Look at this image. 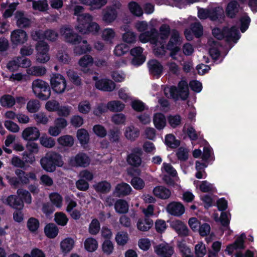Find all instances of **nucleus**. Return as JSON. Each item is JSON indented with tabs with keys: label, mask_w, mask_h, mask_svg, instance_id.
<instances>
[{
	"label": "nucleus",
	"mask_w": 257,
	"mask_h": 257,
	"mask_svg": "<svg viewBox=\"0 0 257 257\" xmlns=\"http://www.w3.org/2000/svg\"><path fill=\"white\" fill-rule=\"evenodd\" d=\"M60 33L65 41L75 45L74 51L76 55H80L90 51L91 47L87 41L82 40L80 36L74 33L71 27L64 26L60 29Z\"/></svg>",
	"instance_id": "nucleus-1"
},
{
	"label": "nucleus",
	"mask_w": 257,
	"mask_h": 257,
	"mask_svg": "<svg viewBox=\"0 0 257 257\" xmlns=\"http://www.w3.org/2000/svg\"><path fill=\"white\" fill-rule=\"evenodd\" d=\"M93 17L89 14H83L77 18L76 30L83 34H97L100 30L99 25L93 21Z\"/></svg>",
	"instance_id": "nucleus-2"
},
{
	"label": "nucleus",
	"mask_w": 257,
	"mask_h": 257,
	"mask_svg": "<svg viewBox=\"0 0 257 257\" xmlns=\"http://www.w3.org/2000/svg\"><path fill=\"white\" fill-rule=\"evenodd\" d=\"M164 92L168 98L175 99L181 98L185 100L189 94L188 83L186 81L181 80L179 83L177 88L175 86L166 87L164 88Z\"/></svg>",
	"instance_id": "nucleus-3"
},
{
	"label": "nucleus",
	"mask_w": 257,
	"mask_h": 257,
	"mask_svg": "<svg viewBox=\"0 0 257 257\" xmlns=\"http://www.w3.org/2000/svg\"><path fill=\"white\" fill-rule=\"evenodd\" d=\"M212 34L218 40L224 38L227 42H233L234 43H236L240 37L238 29L235 27H232L230 29L227 28H224L222 30L218 28H214L212 30Z\"/></svg>",
	"instance_id": "nucleus-4"
},
{
	"label": "nucleus",
	"mask_w": 257,
	"mask_h": 257,
	"mask_svg": "<svg viewBox=\"0 0 257 257\" xmlns=\"http://www.w3.org/2000/svg\"><path fill=\"white\" fill-rule=\"evenodd\" d=\"M42 167L47 172H52L55 170L56 167H61L63 165L61 156L56 153L50 152L41 159Z\"/></svg>",
	"instance_id": "nucleus-5"
},
{
	"label": "nucleus",
	"mask_w": 257,
	"mask_h": 257,
	"mask_svg": "<svg viewBox=\"0 0 257 257\" xmlns=\"http://www.w3.org/2000/svg\"><path fill=\"white\" fill-rule=\"evenodd\" d=\"M157 35V31L155 29H152L150 32H146L142 33L139 36L140 41L144 43L149 41L154 45V53L157 56H161L165 54V50L163 47L162 42H159L160 47H158V40L155 37Z\"/></svg>",
	"instance_id": "nucleus-6"
},
{
	"label": "nucleus",
	"mask_w": 257,
	"mask_h": 257,
	"mask_svg": "<svg viewBox=\"0 0 257 257\" xmlns=\"http://www.w3.org/2000/svg\"><path fill=\"white\" fill-rule=\"evenodd\" d=\"M32 90L35 95L42 100L48 99L51 95V90L48 83L39 79L32 82Z\"/></svg>",
	"instance_id": "nucleus-7"
},
{
	"label": "nucleus",
	"mask_w": 257,
	"mask_h": 257,
	"mask_svg": "<svg viewBox=\"0 0 257 257\" xmlns=\"http://www.w3.org/2000/svg\"><path fill=\"white\" fill-rule=\"evenodd\" d=\"M50 85L54 91L57 93H61L66 89V80L65 77L60 74H53L50 78Z\"/></svg>",
	"instance_id": "nucleus-8"
},
{
	"label": "nucleus",
	"mask_w": 257,
	"mask_h": 257,
	"mask_svg": "<svg viewBox=\"0 0 257 257\" xmlns=\"http://www.w3.org/2000/svg\"><path fill=\"white\" fill-rule=\"evenodd\" d=\"M37 51L36 60L40 63H46L50 59L48 44L43 41L39 42L36 46Z\"/></svg>",
	"instance_id": "nucleus-9"
},
{
	"label": "nucleus",
	"mask_w": 257,
	"mask_h": 257,
	"mask_svg": "<svg viewBox=\"0 0 257 257\" xmlns=\"http://www.w3.org/2000/svg\"><path fill=\"white\" fill-rule=\"evenodd\" d=\"M58 36V33L53 30H47L45 32L41 30H39L33 32L32 37L33 40L35 41H40L46 39L49 41H55Z\"/></svg>",
	"instance_id": "nucleus-10"
},
{
	"label": "nucleus",
	"mask_w": 257,
	"mask_h": 257,
	"mask_svg": "<svg viewBox=\"0 0 257 257\" xmlns=\"http://www.w3.org/2000/svg\"><path fill=\"white\" fill-rule=\"evenodd\" d=\"M223 10L220 8H216L211 10L204 9H198V17L200 19L209 18L211 20H216L223 14Z\"/></svg>",
	"instance_id": "nucleus-11"
},
{
	"label": "nucleus",
	"mask_w": 257,
	"mask_h": 257,
	"mask_svg": "<svg viewBox=\"0 0 257 257\" xmlns=\"http://www.w3.org/2000/svg\"><path fill=\"white\" fill-rule=\"evenodd\" d=\"M179 42L180 37L178 32L176 31H172L171 38L167 45V48L171 51L170 55L173 59H176L175 55L180 50L178 46Z\"/></svg>",
	"instance_id": "nucleus-12"
},
{
	"label": "nucleus",
	"mask_w": 257,
	"mask_h": 257,
	"mask_svg": "<svg viewBox=\"0 0 257 257\" xmlns=\"http://www.w3.org/2000/svg\"><path fill=\"white\" fill-rule=\"evenodd\" d=\"M40 132L36 126H29L25 128L22 132V138L27 141H35L39 139Z\"/></svg>",
	"instance_id": "nucleus-13"
},
{
	"label": "nucleus",
	"mask_w": 257,
	"mask_h": 257,
	"mask_svg": "<svg viewBox=\"0 0 257 257\" xmlns=\"http://www.w3.org/2000/svg\"><path fill=\"white\" fill-rule=\"evenodd\" d=\"M90 162L89 157L84 153H78L75 157H71L69 163L72 166L85 167L88 166Z\"/></svg>",
	"instance_id": "nucleus-14"
},
{
	"label": "nucleus",
	"mask_w": 257,
	"mask_h": 257,
	"mask_svg": "<svg viewBox=\"0 0 257 257\" xmlns=\"http://www.w3.org/2000/svg\"><path fill=\"white\" fill-rule=\"evenodd\" d=\"M28 40L26 32L21 29L13 31L11 34V40L15 45H21L25 43Z\"/></svg>",
	"instance_id": "nucleus-15"
},
{
	"label": "nucleus",
	"mask_w": 257,
	"mask_h": 257,
	"mask_svg": "<svg viewBox=\"0 0 257 257\" xmlns=\"http://www.w3.org/2000/svg\"><path fill=\"white\" fill-rule=\"evenodd\" d=\"M155 253L162 257L171 256L174 253L173 247L166 242H163L154 247Z\"/></svg>",
	"instance_id": "nucleus-16"
},
{
	"label": "nucleus",
	"mask_w": 257,
	"mask_h": 257,
	"mask_svg": "<svg viewBox=\"0 0 257 257\" xmlns=\"http://www.w3.org/2000/svg\"><path fill=\"white\" fill-rule=\"evenodd\" d=\"M150 73L153 76L158 78L163 73V66L156 60H151L148 63Z\"/></svg>",
	"instance_id": "nucleus-17"
},
{
	"label": "nucleus",
	"mask_w": 257,
	"mask_h": 257,
	"mask_svg": "<svg viewBox=\"0 0 257 257\" xmlns=\"http://www.w3.org/2000/svg\"><path fill=\"white\" fill-rule=\"evenodd\" d=\"M93 79L96 81V87L102 91H111L113 90L115 87V84L111 80L106 79H97L96 76H93Z\"/></svg>",
	"instance_id": "nucleus-18"
},
{
	"label": "nucleus",
	"mask_w": 257,
	"mask_h": 257,
	"mask_svg": "<svg viewBox=\"0 0 257 257\" xmlns=\"http://www.w3.org/2000/svg\"><path fill=\"white\" fill-rule=\"evenodd\" d=\"M143 50L140 47L133 48L130 51V53L134 58L131 61L133 65H140L145 61V57L143 55Z\"/></svg>",
	"instance_id": "nucleus-19"
},
{
	"label": "nucleus",
	"mask_w": 257,
	"mask_h": 257,
	"mask_svg": "<svg viewBox=\"0 0 257 257\" xmlns=\"http://www.w3.org/2000/svg\"><path fill=\"white\" fill-rule=\"evenodd\" d=\"M15 174L18 178L21 184H28L30 180H36L37 179L36 174L33 172L26 173L23 170L17 169Z\"/></svg>",
	"instance_id": "nucleus-20"
},
{
	"label": "nucleus",
	"mask_w": 257,
	"mask_h": 257,
	"mask_svg": "<svg viewBox=\"0 0 257 257\" xmlns=\"http://www.w3.org/2000/svg\"><path fill=\"white\" fill-rule=\"evenodd\" d=\"M132 191L131 187L126 183L118 184L113 191V195L117 197H122L128 195Z\"/></svg>",
	"instance_id": "nucleus-21"
},
{
	"label": "nucleus",
	"mask_w": 257,
	"mask_h": 257,
	"mask_svg": "<svg viewBox=\"0 0 257 257\" xmlns=\"http://www.w3.org/2000/svg\"><path fill=\"white\" fill-rule=\"evenodd\" d=\"M159 34L157 33V35L155 36L156 40H158V47L160 48L159 42H162L163 47L165 50V40L168 38L170 32V29L169 25L167 24L162 25L159 29Z\"/></svg>",
	"instance_id": "nucleus-22"
},
{
	"label": "nucleus",
	"mask_w": 257,
	"mask_h": 257,
	"mask_svg": "<svg viewBox=\"0 0 257 257\" xmlns=\"http://www.w3.org/2000/svg\"><path fill=\"white\" fill-rule=\"evenodd\" d=\"M167 210L171 215L180 216L184 213L185 209L181 203L174 202L167 206Z\"/></svg>",
	"instance_id": "nucleus-23"
},
{
	"label": "nucleus",
	"mask_w": 257,
	"mask_h": 257,
	"mask_svg": "<svg viewBox=\"0 0 257 257\" xmlns=\"http://www.w3.org/2000/svg\"><path fill=\"white\" fill-rule=\"evenodd\" d=\"M245 238V235L244 233L241 234V235L237 238L234 243L228 245L225 251L227 252L228 254H231L234 250L237 248H244V240Z\"/></svg>",
	"instance_id": "nucleus-24"
},
{
	"label": "nucleus",
	"mask_w": 257,
	"mask_h": 257,
	"mask_svg": "<svg viewBox=\"0 0 257 257\" xmlns=\"http://www.w3.org/2000/svg\"><path fill=\"white\" fill-rule=\"evenodd\" d=\"M154 222L152 219L149 218H140L136 223L137 229L142 232H146L150 230L153 226Z\"/></svg>",
	"instance_id": "nucleus-25"
},
{
	"label": "nucleus",
	"mask_w": 257,
	"mask_h": 257,
	"mask_svg": "<svg viewBox=\"0 0 257 257\" xmlns=\"http://www.w3.org/2000/svg\"><path fill=\"white\" fill-rule=\"evenodd\" d=\"M141 155L142 151L140 149H135L134 152L127 157V161L128 164L135 167L140 166L142 163Z\"/></svg>",
	"instance_id": "nucleus-26"
},
{
	"label": "nucleus",
	"mask_w": 257,
	"mask_h": 257,
	"mask_svg": "<svg viewBox=\"0 0 257 257\" xmlns=\"http://www.w3.org/2000/svg\"><path fill=\"white\" fill-rule=\"evenodd\" d=\"M4 203L15 209H22L24 206L23 201L15 195H10L3 200Z\"/></svg>",
	"instance_id": "nucleus-27"
},
{
	"label": "nucleus",
	"mask_w": 257,
	"mask_h": 257,
	"mask_svg": "<svg viewBox=\"0 0 257 257\" xmlns=\"http://www.w3.org/2000/svg\"><path fill=\"white\" fill-rule=\"evenodd\" d=\"M154 195L161 199H167L169 198L171 194L170 190L163 186H158L153 189Z\"/></svg>",
	"instance_id": "nucleus-28"
},
{
	"label": "nucleus",
	"mask_w": 257,
	"mask_h": 257,
	"mask_svg": "<svg viewBox=\"0 0 257 257\" xmlns=\"http://www.w3.org/2000/svg\"><path fill=\"white\" fill-rule=\"evenodd\" d=\"M124 135L128 140L134 141L139 137L140 131L133 125H131L125 128Z\"/></svg>",
	"instance_id": "nucleus-29"
},
{
	"label": "nucleus",
	"mask_w": 257,
	"mask_h": 257,
	"mask_svg": "<svg viewBox=\"0 0 257 257\" xmlns=\"http://www.w3.org/2000/svg\"><path fill=\"white\" fill-rule=\"evenodd\" d=\"M80 2L90 6L91 10H94L101 9L107 4V0H80Z\"/></svg>",
	"instance_id": "nucleus-30"
},
{
	"label": "nucleus",
	"mask_w": 257,
	"mask_h": 257,
	"mask_svg": "<svg viewBox=\"0 0 257 257\" xmlns=\"http://www.w3.org/2000/svg\"><path fill=\"white\" fill-rule=\"evenodd\" d=\"M15 104V98L10 94H4L0 97V104L4 107L12 108Z\"/></svg>",
	"instance_id": "nucleus-31"
},
{
	"label": "nucleus",
	"mask_w": 257,
	"mask_h": 257,
	"mask_svg": "<svg viewBox=\"0 0 257 257\" xmlns=\"http://www.w3.org/2000/svg\"><path fill=\"white\" fill-rule=\"evenodd\" d=\"M47 69L45 67L42 66H32L27 70V73L31 76L40 77L45 75Z\"/></svg>",
	"instance_id": "nucleus-32"
},
{
	"label": "nucleus",
	"mask_w": 257,
	"mask_h": 257,
	"mask_svg": "<svg viewBox=\"0 0 257 257\" xmlns=\"http://www.w3.org/2000/svg\"><path fill=\"white\" fill-rule=\"evenodd\" d=\"M153 123L157 129H163L166 124L165 115L161 113H155L153 117Z\"/></svg>",
	"instance_id": "nucleus-33"
},
{
	"label": "nucleus",
	"mask_w": 257,
	"mask_h": 257,
	"mask_svg": "<svg viewBox=\"0 0 257 257\" xmlns=\"http://www.w3.org/2000/svg\"><path fill=\"white\" fill-rule=\"evenodd\" d=\"M76 137L80 144L83 147L89 143V135L85 129L80 128L77 130Z\"/></svg>",
	"instance_id": "nucleus-34"
},
{
	"label": "nucleus",
	"mask_w": 257,
	"mask_h": 257,
	"mask_svg": "<svg viewBox=\"0 0 257 257\" xmlns=\"http://www.w3.org/2000/svg\"><path fill=\"white\" fill-rule=\"evenodd\" d=\"M78 63L81 70L84 72H87L89 67L93 63V59L90 55H85L79 60Z\"/></svg>",
	"instance_id": "nucleus-35"
},
{
	"label": "nucleus",
	"mask_w": 257,
	"mask_h": 257,
	"mask_svg": "<svg viewBox=\"0 0 257 257\" xmlns=\"http://www.w3.org/2000/svg\"><path fill=\"white\" fill-rule=\"evenodd\" d=\"M239 7V6L236 1H230L226 8V15L230 18L234 17L238 12Z\"/></svg>",
	"instance_id": "nucleus-36"
},
{
	"label": "nucleus",
	"mask_w": 257,
	"mask_h": 257,
	"mask_svg": "<svg viewBox=\"0 0 257 257\" xmlns=\"http://www.w3.org/2000/svg\"><path fill=\"white\" fill-rule=\"evenodd\" d=\"M49 197L53 206L58 208H61L62 207L63 198L60 194L57 192H53L49 194Z\"/></svg>",
	"instance_id": "nucleus-37"
},
{
	"label": "nucleus",
	"mask_w": 257,
	"mask_h": 257,
	"mask_svg": "<svg viewBox=\"0 0 257 257\" xmlns=\"http://www.w3.org/2000/svg\"><path fill=\"white\" fill-rule=\"evenodd\" d=\"M116 36V33L112 28H105L102 32L101 34L102 39L105 42L112 44L113 40Z\"/></svg>",
	"instance_id": "nucleus-38"
},
{
	"label": "nucleus",
	"mask_w": 257,
	"mask_h": 257,
	"mask_svg": "<svg viewBox=\"0 0 257 257\" xmlns=\"http://www.w3.org/2000/svg\"><path fill=\"white\" fill-rule=\"evenodd\" d=\"M129 208L128 203L124 200L118 199L114 204L115 211L119 214H123L127 212Z\"/></svg>",
	"instance_id": "nucleus-39"
},
{
	"label": "nucleus",
	"mask_w": 257,
	"mask_h": 257,
	"mask_svg": "<svg viewBox=\"0 0 257 257\" xmlns=\"http://www.w3.org/2000/svg\"><path fill=\"white\" fill-rule=\"evenodd\" d=\"M172 227L180 235H186L188 234L187 226L181 221L175 220L172 222Z\"/></svg>",
	"instance_id": "nucleus-40"
},
{
	"label": "nucleus",
	"mask_w": 257,
	"mask_h": 257,
	"mask_svg": "<svg viewBox=\"0 0 257 257\" xmlns=\"http://www.w3.org/2000/svg\"><path fill=\"white\" fill-rule=\"evenodd\" d=\"M74 240L70 237L63 239L60 243L62 251L64 253L70 252L74 246Z\"/></svg>",
	"instance_id": "nucleus-41"
},
{
	"label": "nucleus",
	"mask_w": 257,
	"mask_h": 257,
	"mask_svg": "<svg viewBox=\"0 0 257 257\" xmlns=\"http://www.w3.org/2000/svg\"><path fill=\"white\" fill-rule=\"evenodd\" d=\"M17 24L18 27L25 28L30 25V20L26 17L24 14L21 12H17L16 14Z\"/></svg>",
	"instance_id": "nucleus-42"
},
{
	"label": "nucleus",
	"mask_w": 257,
	"mask_h": 257,
	"mask_svg": "<svg viewBox=\"0 0 257 257\" xmlns=\"http://www.w3.org/2000/svg\"><path fill=\"white\" fill-rule=\"evenodd\" d=\"M44 232L48 237L53 238L58 235L59 230L55 224L49 223L46 225L44 228Z\"/></svg>",
	"instance_id": "nucleus-43"
},
{
	"label": "nucleus",
	"mask_w": 257,
	"mask_h": 257,
	"mask_svg": "<svg viewBox=\"0 0 257 257\" xmlns=\"http://www.w3.org/2000/svg\"><path fill=\"white\" fill-rule=\"evenodd\" d=\"M107 103L109 110L112 112H120L125 107L124 104L119 100H112Z\"/></svg>",
	"instance_id": "nucleus-44"
},
{
	"label": "nucleus",
	"mask_w": 257,
	"mask_h": 257,
	"mask_svg": "<svg viewBox=\"0 0 257 257\" xmlns=\"http://www.w3.org/2000/svg\"><path fill=\"white\" fill-rule=\"evenodd\" d=\"M57 142L62 146L71 147L74 144V138L70 135H66L58 138Z\"/></svg>",
	"instance_id": "nucleus-45"
},
{
	"label": "nucleus",
	"mask_w": 257,
	"mask_h": 257,
	"mask_svg": "<svg viewBox=\"0 0 257 257\" xmlns=\"http://www.w3.org/2000/svg\"><path fill=\"white\" fill-rule=\"evenodd\" d=\"M210 48L209 53L213 59H217L219 56V47H220L217 42L210 40L208 42Z\"/></svg>",
	"instance_id": "nucleus-46"
},
{
	"label": "nucleus",
	"mask_w": 257,
	"mask_h": 257,
	"mask_svg": "<svg viewBox=\"0 0 257 257\" xmlns=\"http://www.w3.org/2000/svg\"><path fill=\"white\" fill-rule=\"evenodd\" d=\"M117 17L116 10L107 8L106 13L103 15L102 20L107 23H110L114 21Z\"/></svg>",
	"instance_id": "nucleus-47"
},
{
	"label": "nucleus",
	"mask_w": 257,
	"mask_h": 257,
	"mask_svg": "<svg viewBox=\"0 0 257 257\" xmlns=\"http://www.w3.org/2000/svg\"><path fill=\"white\" fill-rule=\"evenodd\" d=\"M84 244L85 249L89 252L94 251L98 247L97 241L92 237L86 239Z\"/></svg>",
	"instance_id": "nucleus-48"
},
{
	"label": "nucleus",
	"mask_w": 257,
	"mask_h": 257,
	"mask_svg": "<svg viewBox=\"0 0 257 257\" xmlns=\"http://www.w3.org/2000/svg\"><path fill=\"white\" fill-rule=\"evenodd\" d=\"M115 239L118 245H124L128 241V234L126 232L119 231L116 233Z\"/></svg>",
	"instance_id": "nucleus-49"
},
{
	"label": "nucleus",
	"mask_w": 257,
	"mask_h": 257,
	"mask_svg": "<svg viewBox=\"0 0 257 257\" xmlns=\"http://www.w3.org/2000/svg\"><path fill=\"white\" fill-rule=\"evenodd\" d=\"M165 143L171 148H176L179 146L180 141L176 140L173 135L168 134L165 137Z\"/></svg>",
	"instance_id": "nucleus-50"
},
{
	"label": "nucleus",
	"mask_w": 257,
	"mask_h": 257,
	"mask_svg": "<svg viewBox=\"0 0 257 257\" xmlns=\"http://www.w3.org/2000/svg\"><path fill=\"white\" fill-rule=\"evenodd\" d=\"M95 190L101 193H107L111 189V185L107 181H102L94 185Z\"/></svg>",
	"instance_id": "nucleus-51"
},
{
	"label": "nucleus",
	"mask_w": 257,
	"mask_h": 257,
	"mask_svg": "<svg viewBox=\"0 0 257 257\" xmlns=\"http://www.w3.org/2000/svg\"><path fill=\"white\" fill-rule=\"evenodd\" d=\"M129 50V47L125 44L121 43L117 45L114 49L113 53L115 56H121Z\"/></svg>",
	"instance_id": "nucleus-52"
},
{
	"label": "nucleus",
	"mask_w": 257,
	"mask_h": 257,
	"mask_svg": "<svg viewBox=\"0 0 257 257\" xmlns=\"http://www.w3.org/2000/svg\"><path fill=\"white\" fill-rule=\"evenodd\" d=\"M40 103L37 100H30L27 104V109L30 113H35L38 111L40 108Z\"/></svg>",
	"instance_id": "nucleus-53"
},
{
	"label": "nucleus",
	"mask_w": 257,
	"mask_h": 257,
	"mask_svg": "<svg viewBox=\"0 0 257 257\" xmlns=\"http://www.w3.org/2000/svg\"><path fill=\"white\" fill-rule=\"evenodd\" d=\"M100 228V223L99 221L96 219H93L89 226L88 231L92 235L97 234Z\"/></svg>",
	"instance_id": "nucleus-54"
},
{
	"label": "nucleus",
	"mask_w": 257,
	"mask_h": 257,
	"mask_svg": "<svg viewBox=\"0 0 257 257\" xmlns=\"http://www.w3.org/2000/svg\"><path fill=\"white\" fill-rule=\"evenodd\" d=\"M40 144L44 147L51 148L55 145V141L54 139L43 135L40 139Z\"/></svg>",
	"instance_id": "nucleus-55"
},
{
	"label": "nucleus",
	"mask_w": 257,
	"mask_h": 257,
	"mask_svg": "<svg viewBox=\"0 0 257 257\" xmlns=\"http://www.w3.org/2000/svg\"><path fill=\"white\" fill-rule=\"evenodd\" d=\"M48 5L46 0L33 1V8L35 10L44 12L48 10Z\"/></svg>",
	"instance_id": "nucleus-56"
},
{
	"label": "nucleus",
	"mask_w": 257,
	"mask_h": 257,
	"mask_svg": "<svg viewBox=\"0 0 257 257\" xmlns=\"http://www.w3.org/2000/svg\"><path fill=\"white\" fill-rule=\"evenodd\" d=\"M91 109V104L88 100L81 101L78 104V110L81 113L87 114L90 112Z\"/></svg>",
	"instance_id": "nucleus-57"
},
{
	"label": "nucleus",
	"mask_w": 257,
	"mask_h": 257,
	"mask_svg": "<svg viewBox=\"0 0 257 257\" xmlns=\"http://www.w3.org/2000/svg\"><path fill=\"white\" fill-rule=\"evenodd\" d=\"M65 199L67 204L66 211L67 212H71L77 206V202L72 195L66 196Z\"/></svg>",
	"instance_id": "nucleus-58"
},
{
	"label": "nucleus",
	"mask_w": 257,
	"mask_h": 257,
	"mask_svg": "<svg viewBox=\"0 0 257 257\" xmlns=\"http://www.w3.org/2000/svg\"><path fill=\"white\" fill-rule=\"evenodd\" d=\"M128 8L131 12L136 16H141L143 14L142 8L136 2H132L130 3Z\"/></svg>",
	"instance_id": "nucleus-59"
},
{
	"label": "nucleus",
	"mask_w": 257,
	"mask_h": 257,
	"mask_svg": "<svg viewBox=\"0 0 257 257\" xmlns=\"http://www.w3.org/2000/svg\"><path fill=\"white\" fill-rule=\"evenodd\" d=\"M17 194L25 203L28 204L31 203L32 197L28 191L23 189H19L17 190Z\"/></svg>",
	"instance_id": "nucleus-60"
},
{
	"label": "nucleus",
	"mask_w": 257,
	"mask_h": 257,
	"mask_svg": "<svg viewBox=\"0 0 257 257\" xmlns=\"http://www.w3.org/2000/svg\"><path fill=\"white\" fill-rule=\"evenodd\" d=\"M128 89L126 88H121L118 91V95L119 98L124 101L125 102L131 101L133 98L128 92Z\"/></svg>",
	"instance_id": "nucleus-61"
},
{
	"label": "nucleus",
	"mask_w": 257,
	"mask_h": 257,
	"mask_svg": "<svg viewBox=\"0 0 257 257\" xmlns=\"http://www.w3.org/2000/svg\"><path fill=\"white\" fill-rule=\"evenodd\" d=\"M33 117L37 124H46L49 121V118L47 115L42 112L34 114Z\"/></svg>",
	"instance_id": "nucleus-62"
},
{
	"label": "nucleus",
	"mask_w": 257,
	"mask_h": 257,
	"mask_svg": "<svg viewBox=\"0 0 257 257\" xmlns=\"http://www.w3.org/2000/svg\"><path fill=\"white\" fill-rule=\"evenodd\" d=\"M194 252L196 257H203L206 253L205 244L201 242L196 244Z\"/></svg>",
	"instance_id": "nucleus-63"
},
{
	"label": "nucleus",
	"mask_w": 257,
	"mask_h": 257,
	"mask_svg": "<svg viewBox=\"0 0 257 257\" xmlns=\"http://www.w3.org/2000/svg\"><path fill=\"white\" fill-rule=\"evenodd\" d=\"M39 225V220L34 217L29 218L27 222V227L29 230L32 232H35L38 230Z\"/></svg>",
	"instance_id": "nucleus-64"
}]
</instances>
